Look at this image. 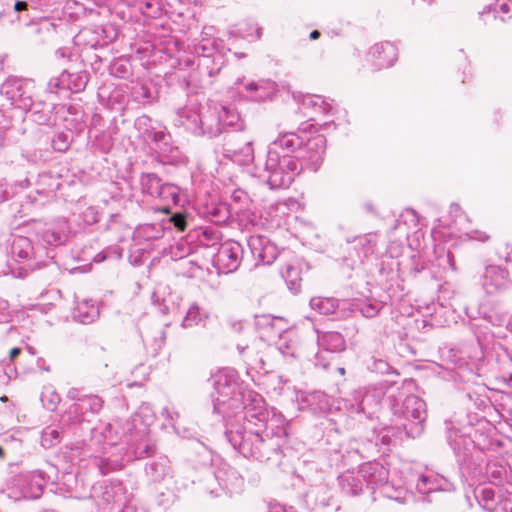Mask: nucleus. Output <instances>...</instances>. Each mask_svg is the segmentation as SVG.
<instances>
[{
	"label": "nucleus",
	"instance_id": "obj_1",
	"mask_svg": "<svg viewBox=\"0 0 512 512\" xmlns=\"http://www.w3.org/2000/svg\"><path fill=\"white\" fill-rule=\"evenodd\" d=\"M213 412L227 421L225 436L243 457L279 465L289 437V423L263 397L248 389L234 369L225 368L212 376Z\"/></svg>",
	"mask_w": 512,
	"mask_h": 512
},
{
	"label": "nucleus",
	"instance_id": "obj_2",
	"mask_svg": "<svg viewBox=\"0 0 512 512\" xmlns=\"http://www.w3.org/2000/svg\"><path fill=\"white\" fill-rule=\"evenodd\" d=\"M448 443L452 448L460 474L466 480L498 487V497H512V471L503 457H488L474 440L459 430H450Z\"/></svg>",
	"mask_w": 512,
	"mask_h": 512
},
{
	"label": "nucleus",
	"instance_id": "obj_3",
	"mask_svg": "<svg viewBox=\"0 0 512 512\" xmlns=\"http://www.w3.org/2000/svg\"><path fill=\"white\" fill-rule=\"evenodd\" d=\"M302 169V163L297 156L267 153L264 168L258 177L272 190L284 189L290 187Z\"/></svg>",
	"mask_w": 512,
	"mask_h": 512
},
{
	"label": "nucleus",
	"instance_id": "obj_4",
	"mask_svg": "<svg viewBox=\"0 0 512 512\" xmlns=\"http://www.w3.org/2000/svg\"><path fill=\"white\" fill-rule=\"evenodd\" d=\"M388 401L394 417L392 421L401 425L400 429H403L406 437H419L424 431L427 416L425 401L416 395L407 396L401 404L392 396L388 397Z\"/></svg>",
	"mask_w": 512,
	"mask_h": 512
},
{
	"label": "nucleus",
	"instance_id": "obj_5",
	"mask_svg": "<svg viewBox=\"0 0 512 512\" xmlns=\"http://www.w3.org/2000/svg\"><path fill=\"white\" fill-rule=\"evenodd\" d=\"M42 248H36L28 237L15 236L11 243V259L7 262V272L15 278H24L30 272L40 268L43 263L40 252Z\"/></svg>",
	"mask_w": 512,
	"mask_h": 512
},
{
	"label": "nucleus",
	"instance_id": "obj_6",
	"mask_svg": "<svg viewBox=\"0 0 512 512\" xmlns=\"http://www.w3.org/2000/svg\"><path fill=\"white\" fill-rule=\"evenodd\" d=\"M203 483L206 491L212 496H219L220 491L227 493L238 492L243 487V478L237 470L228 463L217 460L204 471Z\"/></svg>",
	"mask_w": 512,
	"mask_h": 512
},
{
	"label": "nucleus",
	"instance_id": "obj_7",
	"mask_svg": "<svg viewBox=\"0 0 512 512\" xmlns=\"http://www.w3.org/2000/svg\"><path fill=\"white\" fill-rule=\"evenodd\" d=\"M91 497L104 512H132L131 493L120 481L101 482L94 485Z\"/></svg>",
	"mask_w": 512,
	"mask_h": 512
},
{
	"label": "nucleus",
	"instance_id": "obj_8",
	"mask_svg": "<svg viewBox=\"0 0 512 512\" xmlns=\"http://www.w3.org/2000/svg\"><path fill=\"white\" fill-rule=\"evenodd\" d=\"M46 485L45 473L40 470L21 472L6 482L5 491L9 498L16 501L22 499H38Z\"/></svg>",
	"mask_w": 512,
	"mask_h": 512
},
{
	"label": "nucleus",
	"instance_id": "obj_9",
	"mask_svg": "<svg viewBox=\"0 0 512 512\" xmlns=\"http://www.w3.org/2000/svg\"><path fill=\"white\" fill-rule=\"evenodd\" d=\"M376 453H379L378 443H373L372 440L364 442L353 439L333 450L330 453L329 461L331 466L350 467Z\"/></svg>",
	"mask_w": 512,
	"mask_h": 512
},
{
	"label": "nucleus",
	"instance_id": "obj_10",
	"mask_svg": "<svg viewBox=\"0 0 512 512\" xmlns=\"http://www.w3.org/2000/svg\"><path fill=\"white\" fill-rule=\"evenodd\" d=\"M253 145L254 140L252 137L240 132H232L224 137L221 155L233 163L246 166L254 160Z\"/></svg>",
	"mask_w": 512,
	"mask_h": 512
},
{
	"label": "nucleus",
	"instance_id": "obj_11",
	"mask_svg": "<svg viewBox=\"0 0 512 512\" xmlns=\"http://www.w3.org/2000/svg\"><path fill=\"white\" fill-rule=\"evenodd\" d=\"M34 88L33 80L10 76L0 86V93L14 107L27 110L32 105Z\"/></svg>",
	"mask_w": 512,
	"mask_h": 512
},
{
	"label": "nucleus",
	"instance_id": "obj_12",
	"mask_svg": "<svg viewBox=\"0 0 512 512\" xmlns=\"http://www.w3.org/2000/svg\"><path fill=\"white\" fill-rule=\"evenodd\" d=\"M218 47L219 43L215 38L206 36L195 45V53L200 57L198 67L202 74H207L210 78L216 76L225 63Z\"/></svg>",
	"mask_w": 512,
	"mask_h": 512
},
{
	"label": "nucleus",
	"instance_id": "obj_13",
	"mask_svg": "<svg viewBox=\"0 0 512 512\" xmlns=\"http://www.w3.org/2000/svg\"><path fill=\"white\" fill-rule=\"evenodd\" d=\"M157 449L155 439L150 430L145 427L134 430L132 434H129L126 446H120L127 462L151 457L157 452Z\"/></svg>",
	"mask_w": 512,
	"mask_h": 512
},
{
	"label": "nucleus",
	"instance_id": "obj_14",
	"mask_svg": "<svg viewBox=\"0 0 512 512\" xmlns=\"http://www.w3.org/2000/svg\"><path fill=\"white\" fill-rule=\"evenodd\" d=\"M134 425L135 423L129 422L128 419L125 421L115 419L110 423L92 429V437L97 438L99 436L109 446L110 450H117L119 444L126 446L129 434L134 431Z\"/></svg>",
	"mask_w": 512,
	"mask_h": 512
},
{
	"label": "nucleus",
	"instance_id": "obj_15",
	"mask_svg": "<svg viewBox=\"0 0 512 512\" xmlns=\"http://www.w3.org/2000/svg\"><path fill=\"white\" fill-rule=\"evenodd\" d=\"M243 247L233 240L220 245L213 258V265L219 273L229 274L236 271L242 261Z\"/></svg>",
	"mask_w": 512,
	"mask_h": 512
},
{
	"label": "nucleus",
	"instance_id": "obj_16",
	"mask_svg": "<svg viewBox=\"0 0 512 512\" xmlns=\"http://www.w3.org/2000/svg\"><path fill=\"white\" fill-rule=\"evenodd\" d=\"M492 349L490 371L499 383L512 389V350L500 343L494 344Z\"/></svg>",
	"mask_w": 512,
	"mask_h": 512
},
{
	"label": "nucleus",
	"instance_id": "obj_17",
	"mask_svg": "<svg viewBox=\"0 0 512 512\" xmlns=\"http://www.w3.org/2000/svg\"><path fill=\"white\" fill-rule=\"evenodd\" d=\"M156 140L153 142L155 153L160 163L164 165H180L185 163V156L179 147L173 143L171 134L164 130L160 135H154Z\"/></svg>",
	"mask_w": 512,
	"mask_h": 512
},
{
	"label": "nucleus",
	"instance_id": "obj_18",
	"mask_svg": "<svg viewBox=\"0 0 512 512\" xmlns=\"http://www.w3.org/2000/svg\"><path fill=\"white\" fill-rule=\"evenodd\" d=\"M352 243V250L349 252V256L345 258V262L351 269H355L374 253L377 237L375 234L369 233L354 238Z\"/></svg>",
	"mask_w": 512,
	"mask_h": 512
},
{
	"label": "nucleus",
	"instance_id": "obj_19",
	"mask_svg": "<svg viewBox=\"0 0 512 512\" xmlns=\"http://www.w3.org/2000/svg\"><path fill=\"white\" fill-rule=\"evenodd\" d=\"M70 228L65 218H57L45 223L43 228L38 230L39 239L48 246H60L67 242Z\"/></svg>",
	"mask_w": 512,
	"mask_h": 512
},
{
	"label": "nucleus",
	"instance_id": "obj_20",
	"mask_svg": "<svg viewBox=\"0 0 512 512\" xmlns=\"http://www.w3.org/2000/svg\"><path fill=\"white\" fill-rule=\"evenodd\" d=\"M247 242L256 265H270L276 260L278 248L268 237L252 235Z\"/></svg>",
	"mask_w": 512,
	"mask_h": 512
},
{
	"label": "nucleus",
	"instance_id": "obj_21",
	"mask_svg": "<svg viewBox=\"0 0 512 512\" xmlns=\"http://www.w3.org/2000/svg\"><path fill=\"white\" fill-rule=\"evenodd\" d=\"M103 407V400L97 395H85L80 402L73 403L67 410L69 421L73 424L89 421L87 415L97 414Z\"/></svg>",
	"mask_w": 512,
	"mask_h": 512
},
{
	"label": "nucleus",
	"instance_id": "obj_22",
	"mask_svg": "<svg viewBox=\"0 0 512 512\" xmlns=\"http://www.w3.org/2000/svg\"><path fill=\"white\" fill-rule=\"evenodd\" d=\"M232 206L226 202L210 200L198 204V214L200 217L216 225H224L232 216Z\"/></svg>",
	"mask_w": 512,
	"mask_h": 512
},
{
	"label": "nucleus",
	"instance_id": "obj_23",
	"mask_svg": "<svg viewBox=\"0 0 512 512\" xmlns=\"http://www.w3.org/2000/svg\"><path fill=\"white\" fill-rule=\"evenodd\" d=\"M509 272L498 265H487L482 276V286L487 294H495L509 286Z\"/></svg>",
	"mask_w": 512,
	"mask_h": 512
},
{
	"label": "nucleus",
	"instance_id": "obj_24",
	"mask_svg": "<svg viewBox=\"0 0 512 512\" xmlns=\"http://www.w3.org/2000/svg\"><path fill=\"white\" fill-rule=\"evenodd\" d=\"M474 494L479 505L489 512H493L498 505L502 506L503 511L512 512V497L507 494L504 498H499L493 489L483 486H478Z\"/></svg>",
	"mask_w": 512,
	"mask_h": 512
},
{
	"label": "nucleus",
	"instance_id": "obj_25",
	"mask_svg": "<svg viewBox=\"0 0 512 512\" xmlns=\"http://www.w3.org/2000/svg\"><path fill=\"white\" fill-rule=\"evenodd\" d=\"M416 489L420 494L428 495L437 491H452L454 484L448 478L429 471L419 475Z\"/></svg>",
	"mask_w": 512,
	"mask_h": 512
},
{
	"label": "nucleus",
	"instance_id": "obj_26",
	"mask_svg": "<svg viewBox=\"0 0 512 512\" xmlns=\"http://www.w3.org/2000/svg\"><path fill=\"white\" fill-rule=\"evenodd\" d=\"M276 92L277 85L270 79L249 81L243 86L244 97L254 102L270 100Z\"/></svg>",
	"mask_w": 512,
	"mask_h": 512
},
{
	"label": "nucleus",
	"instance_id": "obj_27",
	"mask_svg": "<svg viewBox=\"0 0 512 512\" xmlns=\"http://www.w3.org/2000/svg\"><path fill=\"white\" fill-rule=\"evenodd\" d=\"M368 57L377 69H383L394 65L398 52L394 44L385 41L374 44L370 48Z\"/></svg>",
	"mask_w": 512,
	"mask_h": 512
},
{
	"label": "nucleus",
	"instance_id": "obj_28",
	"mask_svg": "<svg viewBox=\"0 0 512 512\" xmlns=\"http://www.w3.org/2000/svg\"><path fill=\"white\" fill-rule=\"evenodd\" d=\"M347 406L351 414H364L370 417L374 413V408L378 406V399L375 393L366 389L355 390L352 393V399L347 400Z\"/></svg>",
	"mask_w": 512,
	"mask_h": 512
},
{
	"label": "nucleus",
	"instance_id": "obj_29",
	"mask_svg": "<svg viewBox=\"0 0 512 512\" xmlns=\"http://www.w3.org/2000/svg\"><path fill=\"white\" fill-rule=\"evenodd\" d=\"M200 123L201 108L198 105H188L177 111L176 126L183 127L186 131L199 136V132H203Z\"/></svg>",
	"mask_w": 512,
	"mask_h": 512
},
{
	"label": "nucleus",
	"instance_id": "obj_30",
	"mask_svg": "<svg viewBox=\"0 0 512 512\" xmlns=\"http://www.w3.org/2000/svg\"><path fill=\"white\" fill-rule=\"evenodd\" d=\"M305 140L295 132L281 133L274 141L268 146L267 153H274L276 155H293V153L302 147Z\"/></svg>",
	"mask_w": 512,
	"mask_h": 512
},
{
	"label": "nucleus",
	"instance_id": "obj_31",
	"mask_svg": "<svg viewBox=\"0 0 512 512\" xmlns=\"http://www.w3.org/2000/svg\"><path fill=\"white\" fill-rule=\"evenodd\" d=\"M360 467L366 488L380 489L389 477L387 468L377 461H368L361 464Z\"/></svg>",
	"mask_w": 512,
	"mask_h": 512
},
{
	"label": "nucleus",
	"instance_id": "obj_32",
	"mask_svg": "<svg viewBox=\"0 0 512 512\" xmlns=\"http://www.w3.org/2000/svg\"><path fill=\"white\" fill-rule=\"evenodd\" d=\"M299 405L301 410H308L314 415H322L330 410L331 400L324 392L313 391L302 394Z\"/></svg>",
	"mask_w": 512,
	"mask_h": 512
},
{
	"label": "nucleus",
	"instance_id": "obj_33",
	"mask_svg": "<svg viewBox=\"0 0 512 512\" xmlns=\"http://www.w3.org/2000/svg\"><path fill=\"white\" fill-rule=\"evenodd\" d=\"M200 126L203 132H199V136L214 138L223 133V124H221L218 106L201 108Z\"/></svg>",
	"mask_w": 512,
	"mask_h": 512
},
{
	"label": "nucleus",
	"instance_id": "obj_34",
	"mask_svg": "<svg viewBox=\"0 0 512 512\" xmlns=\"http://www.w3.org/2000/svg\"><path fill=\"white\" fill-rule=\"evenodd\" d=\"M107 447H104L103 455L96 456L93 459L94 465L99 469L102 475L109 474L114 471L121 470L124 467L126 457L120 447L117 448V452L107 451Z\"/></svg>",
	"mask_w": 512,
	"mask_h": 512
},
{
	"label": "nucleus",
	"instance_id": "obj_35",
	"mask_svg": "<svg viewBox=\"0 0 512 512\" xmlns=\"http://www.w3.org/2000/svg\"><path fill=\"white\" fill-rule=\"evenodd\" d=\"M361 467L357 471L348 469L338 476L341 491L349 496H357L366 488L365 479L362 477Z\"/></svg>",
	"mask_w": 512,
	"mask_h": 512
},
{
	"label": "nucleus",
	"instance_id": "obj_36",
	"mask_svg": "<svg viewBox=\"0 0 512 512\" xmlns=\"http://www.w3.org/2000/svg\"><path fill=\"white\" fill-rule=\"evenodd\" d=\"M350 305L347 301H339L335 298L313 297L310 300V307L322 315L334 314L337 318L343 316V312Z\"/></svg>",
	"mask_w": 512,
	"mask_h": 512
},
{
	"label": "nucleus",
	"instance_id": "obj_37",
	"mask_svg": "<svg viewBox=\"0 0 512 512\" xmlns=\"http://www.w3.org/2000/svg\"><path fill=\"white\" fill-rule=\"evenodd\" d=\"M144 472L150 483H160L172 475L170 460L166 456H160L148 462Z\"/></svg>",
	"mask_w": 512,
	"mask_h": 512
},
{
	"label": "nucleus",
	"instance_id": "obj_38",
	"mask_svg": "<svg viewBox=\"0 0 512 512\" xmlns=\"http://www.w3.org/2000/svg\"><path fill=\"white\" fill-rule=\"evenodd\" d=\"M100 315L99 306L92 300L78 302L72 311V317L81 324H91Z\"/></svg>",
	"mask_w": 512,
	"mask_h": 512
},
{
	"label": "nucleus",
	"instance_id": "obj_39",
	"mask_svg": "<svg viewBox=\"0 0 512 512\" xmlns=\"http://www.w3.org/2000/svg\"><path fill=\"white\" fill-rule=\"evenodd\" d=\"M401 425L398 422H394V425L385 426L380 430H374L372 438H367V440H372L373 443H378V447L380 445L390 446L395 443L397 439H402L405 436L403 429H400ZM380 451V449L378 448Z\"/></svg>",
	"mask_w": 512,
	"mask_h": 512
},
{
	"label": "nucleus",
	"instance_id": "obj_40",
	"mask_svg": "<svg viewBox=\"0 0 512 512\" xmlns=\"http://www.w3.org/2000/svg\"><path fill=\"white\" fill-rule=\"evenodd\" d=\"M136 130L144 141L156 140L154 135H160L167 128L162 124L155 125V122L147 115L139 116L134 123Z\"/></svg>",
	"mask_w": 512,
	"mask_h": 512
},
{
	"label": "nucleus",
	"instance_id": "obj_41",
	"mask_svg": "<svg viewBox=\"0 0 512 512\" xmlns=\"http://www.w3.org/2000/svg\"><path fill=\"white\" fill-rule=\"evenodd\" d=\"M277 348L284 357L298 358L300 347L295 331H285L281 334L277 342Z\"/></svg>",
	"mask_w": 512,
	"mask_h": 512
},
{
	"label": "nucleus",
	"instance_id": "obj_42",
	"mask_svg": "<svg viewBox=\"0 0 512 512\" xmlns=\"http://www.w3.org/2000/svg\"><path fill=\"white\" fill-rule=\"evenodd\" d=\"M317 342L323 351L336 353L345 349V340L339 332L331 331L318 335Z\"/></svg>",
	"mask_w": 512,
	"mask_h": 512
},
{
	"label": "nucleus",
	"instance_id": "obj_43",
	"mask_svg": "<svg viewBox=\"0 0 512 512\" xmlns=\"http://www.w3.org/2000/svg\"><path fill=\"white\" fill-rule=\"evenodd\" d=\"M218 112L221 116V124H223V132L227 128H233L234 132H239L243 129V122L239 112L231 105L218 106Z\"/></svg>",
	"mask_w": 512,
	"mask_h": 512
},
{
	"label": "nucleus",
	"instance_id": "obj_44",
	"mask_svg": "<svg viewBox=\"0 0 512 512\" xmlns=\"http://www.w3.org/2000/svg\"><path fill=\"white\" fill-rule=\"evenodd\" d=\"M282 278L285 280L288 289L297 294L301 290V268L297 262L286 264L281 272Z\"/></svg>",
	"mask_w": 512,
	"mask_h": 512
},
{
	"label": "nucleus",
	"instance_id": "obj_45",
	"mask_svg": "<svg viewBox=\"0 0 512 512\" xmlns=\"http://www.w3.org/2000/svg\"><path fill=\"white\" fill-rule=\"evenodd\" d=\"M306 147L307 150L311 152L309 160L314 165V169L316 170L323 161V155L326 148V139L323 135H317L307 140Z\"/></svg>",
	"mask_w": 512,
	"mask_h": 512
},
{
	"label": "nucleus",
	"instance_id": "obj_46",
	"mask_svg": "<svg viewBox=\"0 0 512 512\" xmlns=\"http://www.w3.org/2000/svg\"><path fill=\"white\" fill-rule=\"evenodd\" d=\"M26 111L31 113L32 120L39 125L50 124L52 117V104L42 101L36 102L32 99V105Z\"/></svg>",
	"mask_w": 512,
	"mask_h": 512
},
{
	"label": "nucleus",
	"instance_id": "obj_47",
	"mask_svg": "<svg viewBox=\"0 0 512 512\" xmlns=\"http://www.w3.org/2000/svg\"><path fill=\"white\" fill-rule=\"evenodd\" d=\"M379 490L384 497L395 500L399 503H406L411 497L405 486L389 482L388 479Z\"/></svg>",
	"mask_w": 512,
	"mask_h": 512
},
{
	"label": "nucleus",
	"instance_id": "obj_48",
	"mask_svg": "<svg viewBox=\"0 0 512 512\" xmlns=\"http://www.w3.org/2000/svg\"><path fill=\"white\" fill-rule=\"evenodd\" d=\"M128 420L129 422L135 423L134 430H139L142 427L149 429V426L155 420V414L149 404H143Z\"/></svg>",
	"mask_w": 512,
	"mask_h": 512
},
{
	"label": "nucleus",
	"instance_id": "obj_49",
	"mask_svg": "<svg viewBox=\"0 0 512 512\" xmlns=\"http://www.w3.org/2000/svg\"><path fill=\"white\" fill-rule=\"evenodd\" d=\"M131 97L139 104H149L155 99V91L149 84L136 83L131 88Z\"/></svg>",
	"mask_w": 512,
	"mask_h": 512
},
{
	"label": "nucleus",
	"instance_id": "obj_50",
	"mask_svg": "<svg viewBox=\"0 0 512 512\" xmlns=\"http://www.w3.org/2000/svg\"><path fill=\"white\" fill-rule=\"evenodd\" d=\"M162 182V179L155 173H142L140 176L141 191L143 194L155 198Z\"/></svg>",
	"mask_w": 512,
	"mask_h": 512
},
{
	"label": "nucleus",
	"instance_id": "obj_51",
	"mask_svg": "<svg viewBox=\"0 0 512 512\" xmlns=\"http://www.w3.org/2000/svg\"><path fill=\"white\" fill-rule=\"evenodd\" d=\"M66 91L78 93L85 89L88 83V75L86 72L69 73L66 71Z\"/></svg>",
	"mask_w": 512,
	"mask_h": 512
},
{
	"label": "nucleus",
	"instance_id": "obj_52",
	"mask_svg": "<svg viewBox=\"0 0 512 512\" xmlns=\"http://www.w3.org/2000/svg\"><path fill=\"white\" fill-rule=\"evenodd\" d=\"M155 198L178 205L180 203V189L174 184L162 182Z\"/></svg>",
	"mask_w": 512,
	"mask_h": 512
},
{
	"label": "nucleus",
	"instance_id": "obj_53",
	"mask_svg": "<svg viewBox=\"0 0 512 512\" xmlns=\"http://www.w3.org/2000/svg\"><path fill=\"white\" fill-rule=\"evenodd\" d=\"M206 318H207V314L197 304H192L189 307V309L182 321V327H184V328L193 327V326L201 323Z\"/></svg>",
	"mask_w": 512,
	"mask_h": 512
},
{
	"label": "nucleus",
	"instance_id": "obj_54",
	"mask_svg": "<svg viewBox=\"0 0 512 512\" xmlns=\"http://www.w3.org/2000/svg\"><path fill=\"white\" fill-rule=\"evenodd\" d=\"M303 105L313 108L316 112L328 114L332 106L320 95H307L303 99Z\"/></svg>",
	"mask_w": 512,
	"mask_h": 512
},
{
	"label": "nucleus",
	"instance_id": "obj_55",
	"mask_svg": "<svg viewBox=\"0 0 512 512\" xmlns=\"http://www.w3.org/2000/svg\"><path fill=\"white\" fill-rule=\"evenodd\" d=\"M491 11L494 13L495 18L499 17L502 21H505V16L508 18L512 16V1L498 0L489 6V12Z\"/></svg>",
	"mask_w": 512,
	"mask_h": 512
},
{
	"label": "nucleus",
	"instance_id": "obj_56",
	"mask_svg": "<svg viewBox=\"0 0 512 512\" xmlns=\"http://www.w3.org/2000/svg\"><path fill=\"white\" fill-rule=\"evenodd\" d=\"M472 329L474 331L475 337L477 339V343L480 347V354H484V350L486 349L487 345L490 343V341L493 338L492 333L488 330L487 327L482 328L480 325L473 323Z\"/></svg>",
	"mask_w": 512,
	"mask_h": 512
},
{
	"label": "nucleus",
	"instance_id": "obj_57",
	"mask_svg": "<svg viewBox=\"0 0 512 512\" xmlns=\"http://www.w3.org/2000/svg\"><path fill=\"white\" fill-rule=\"evenodd\" d=\"M61 441V433L57 428L47 427L42 431L41 434V445L48 449Z\"/></svg>",
	"mask_w": 512,
	"mask_h": 512
},
{
	"label": "nucleus",
	"instance_id": "obj_58",
	"mask_svg": "<svg viewBox=\"0 0 512 512\" xmlns=\"http://www.w3.org/2000/svg\"><path fill=\"white\" fill-rule=\"evenodd\" d=\"M231 200L234 204L239 205V207H232V212L235 213L248 209L251 201L247 192L242 189H235L231 194Z\"/></svg>",
	"mask_w": 512,
	"mask_h": 512
},
{
	"label": "nucleus",
	"instance_id": "obj_59",
	"mask_svg": "<svg viewBox=\"0 0 512 512\" xmlns=\"http://www.w3.org/2000/svg\"><path fill=\"white\" fill-rule=\"evenodd\" d=\"M191 251L192 249L187 242L179 241L170 246L169 254L172 260L177 261L190 255Z\"/></svg>",
	"mask_w": 512,
	"mask_h": 512
},
{
	"label": "nucleus",
	"instance_id": "obj_60",
	"mask_svg": "<svg viewBox=\"0 0 512 512\" xmlns=\"http://www.w3.org/2000/svg\"><path fill=\"white\" fill-rule=\"evenodd\" d=\"M384 305L379 301L369 300L359 306V311L366 318L375 317Z\"/></svg>",
	"mask_w": 512,
	"mask_h": 512
},
{
	"label": "nucleus",
	"instance_id": "obj_61",
	"mask_svg": "<svg viewBox=\"0 0 512 512\" xmlns=\"http://www.w3.org/2000/svg\"><path fill=\"white\" fill-rule=\"evenodd\" d=\"M72 138L68 133L60 132L52 140V147L57 152H65L71 144Z\"/></svg>",
	"mask_w": 512,
	"mask_h": 512
},
{
	"label": "nucleus",
	"instance_id": "obj_62",
	"mask_svg": "<svg viewBox=\"0 0 512 512\" xmlns=\"http://www.w3.org/2000/svg\"><path fill=\"white\" fill-rule=\"evenodd\" d=\"M110 74L118 78H126L130 74V65L127 61L116 60L110 65Z\"/></svg>",
	"mask_w": 512,
	"mask_h": 512
},
{
	"label": "nucleus",
	"instance_id": "obj_63",
	"mask_svg": "<svg viewBox=\"0 0 512 512\" xmlns=\"http://www.w3.org/2000/svg\"><path fill=\"white\" fill-rule=\"evenodd\" d=\"M139 10L142 14L149 17H157L160 13L159 3L157 0H140Z\"/></svg>",
	"mask_w": 512,
	"mask_h": 512
},
{
	"label": "nucleus",
	"instance_id": "obj_64",
	"mask_svg": "<svg viewBox=\"0 0 512 512\" xmlns=\"http://www.w3.org/2000/svg\"><path fill=\"white\" fill-rule=\"evenodd\" d=\"M66 70H64L59 76L50 79L47 85L49 93H58L59 91H66Z\"/></svg>",
	"mask_w": 512,
	"mask_h": 512
}]
</instances>
